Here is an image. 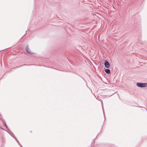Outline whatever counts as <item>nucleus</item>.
Returning a JSON list of instances; mask_svg holds the SVG:
<instances>
[{
    "label": "nucleus",
    "mask_w": 147,
    "mask_h": 147,
    "mask_svg": "<svg viewBox=\"0 0 147 147\" xmlns=\"http://www.w3.org/2000/svg\"><path fill=\"white\" fill-rule=\"evenodd\" d=\"M105 67L107 68H109L110 66V64L107 60H106L104 62Z\"/></svg>",
    "instance_id": "f03ea898"
},
{
    "label": "nucleus",
    "mask_w": 147,
    "mask_h": 147,
    "mask_svg": "<svg viewBox=\"0 0 147 147\" xmlns=\"http://www.w3.org/2000/svg\"><path fill=\"white\" fill-rule=\"evenodd\" d=\"M5 126V127L7 129H8V127L6 125V123L5 122H4V123L3 124Z\"/></svg>",
    "instance_id": "0eeeda50"
},
{
    "label": "nucleus",
    "mask_w": 147,
    "mask_h": 147,
    "mask_svg": "<svg viewBox=\"0 0 147 147\" xmlns=\"http://www.w3.org/2000/svg\"><path fill=\"white\" fill-rule=\"evenodd\" d=\"M1 128V129H2V130H4L3 129V128H1H1Z\"/></svg>",
    "instance_id": "4468645a"
},
{
    "label": "nucleus",
    "mask_w": 147,
    "mask_h": 147,
    "mask_svg": "<svg viewBox=\"0 0 147 147\" xmlns=\"http://www.w3.org/2000/svg\"><path fill=\"white\" fill-rule=\"evenodd\" d=\"M99 134V133H98V134L96 136V138H94L92 140V142L91 143V146L92 145V143L93 142H94V140H95V139L97 138V136H98V135Z\"/></svg>",
    "instance_id": "423d86ee"
},
{
    "label": "nucleus",
    "mask_w": 147,
    "mask_h": 147,
    "mask_svg": "<svg viewBox=\"0 0 147 147\" xmlns=\"http://www.w3.org/2000/svg\"><path fill=\"white\" fill-rule=\"evenodd\" d=\"M136 107H140V108H144V109H145L146 111H147V110L144 107H141V106H140V107H139V106H135Z\"/></svg>",
    "instance_id": "9d476101"
},
{
    "label": "nucleus",
    "mask_w": 147,
    "mask_h": 147,
    "mask_svg": "<svg viewBox=\"0 0 147 147\" xmlns=\"http://www.w3.org/2000/svg\"><path fill=\"white\" fill-rule=\"evenodd\" d=\"M102 111H103V110H102ZM103 112H104V111H103Z\"/></svg>",
    "instance_id": "f3484780"
},
{
    "label": "nucleus",
    "mask_w": 147,
    "mask_h": 147,
    "mask_svg": "<svg viewBox=\"0 0 147 147\" xmlns=\"http://www.w3.org/2000/svg\"><path fill=\"white\" fill-rule=\"evenodd\" d=\"M25 50L26 52L29 54H32L34 53L31 52L30 50L28 45H27L25 48Z\"/></svg>",
    "instance_id": "7ed1b4c3"
},
{
    "label": "nucleus",
    "mask_w": 147,
    "mask_h": 147,
    "mask_svg": "<svg viewBox=\"0 0 147 147\" xmlns=\"http://www.w3.org/2000/svg\"><path fill=\"white\" fill-rule=\"evenodd\" d=\"M13 134V135H12L11 134V136L13 138V137H14V136H15Z\"/></svg>",
    "instance_id": "ddd939ff"
},
{
    "label": "nucleus",
    "mask_w": 147,
    "mask_h": 147,
    "mask_svg": "<svg viewBox=\"0 0 147 147\" xmlns=\"http://www.w3.org/2000/svg\"><path fill=\"white\" fill-rule=\"evenodd\" d=\"M105 72L107 74H109L111 73V71L110 70L108 69H105Z\"/></svg>",
    "instance_id": "39448f33"
},
{
    "label": "nucleus",
    "mask_w": 147,
    "mask_h": 147,
    "mask_svg": "<svg viewBox=\"0 0 147 147\" xmlns=\"http://www.w3.org/2000/svg\"><path fill=\"white\" fill-rule=\"evenodd\" d=\"M16 141L17 142L18 144L20 145L21 147H23L20 144V142L18 140H17V141Z\"/></svg>",
    "instance_id": "9b49d317"
},
{
    "label": "nucleus",
    "mask_w": 147,
    "mask_h": 147,
    "mask_svg": "<svg viewBox=\"0 0 147 147\" xmlns=\"http://www.w3.org/2000/svg\"><path fill=\"white\" fill-rule=\"evenodd\" d=\"M81 77V78H82L83 80H84V79L83 78H82Z\"/></svg>",
    "instance_id": "dca6fc26"
},
{
    "label": "nucleus",
    "mask_w": 147,
    "mask_h": 147,
    "mask_svg": "<svg viewBox=\"0 0 147 147\" xmlns=\"http://www.w3.org/2000/svg\"><path fill=\"white\" fill-rule=\"evenodd\" d=\"M136 86L139 88H145L147 87V83L137 82Z\"/></svg>",
    "instance_id": "f257e3e1"
},
{
    "label": "nucleus",
    "mask_w": 147,
    "mask_h": 147,
    "mask_svg": "<svg viewBox=\"0 0 147 147\" xmlns=\"http://www.w3.org/2000/svg\"><path fill=\"white\" fill-rule=\"evenodd\" d=\"M0 119L1 120V121H2V122L3 123H4V122H5V121H4V119L2 118V116L1 115H0Z\"/></svg>",
    "instance_id": "6e6552de"
},
{
    "label": "nucleus",
    "mask_w": 147,
    "mask_h": 147,
    "mask_svg": "<svg viewBox=\"0 0 147 147\" xmlns=\"http://www.w3.org/2000/svg\"><path fill=\"white\" fill-rule=\"evenodd\" d=\"M34 65L36 66H41L40 65H35V64H31V65L24 64V65H21V66H19L16 67H15L14 68L15 69H16V68H19V67H22V66H30V65Z\"/></svg>",
    "instance_id": "20e7f679"
},
{
    "label": "nucleus",
    "mask_w": 147,
    "mask_h": 147,
    "mask_svg": "<svg viewBox=\"0 0 147 147\" xmlns=\"http://www.w3.org/2000/svg\"><path fill=\"white\" fill-rule=\"evenodd\" d=\"M5 131H6L7 132L8 134H9L10 135H11V134H13V133H12V132H10L9 131H10V130H9L8 131H7V130H5Z\"/></svg>",
    "instance_id": "1a4fd4ad"
},
{
    "label": "nucleus",
    "mask_w": 147,
    "mask_h": 147,
    "mask_svg": "<svg viewBox=\"0 0 147 147\" xmlns=\"http://www.w3.org/2000/svg\"><path fill=\"white\" fill-rule=\"evenodd\" d=\"M102 126L101 129V131H100V132H101V131H102Z\"/></svg>",
    "instance_id": "2eb2a0df"
},
{
    "label": "nucleus",
    "mask_w": 147,
    "mask_h": 147,
    "mask_svg": "<svg viewBox=\"0 0 147 147\" xmlns=\"http://www.w3.org/2000/svg\"><path fill=\"white\" fill-rule=\"evenodd\" d=\"M13 138H14L16 140V141H17V140H18L17 138L15 136H14V137H13Z\"/></svg>",
    "instance_id": "f8f14e48"
}]
</instances>
